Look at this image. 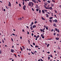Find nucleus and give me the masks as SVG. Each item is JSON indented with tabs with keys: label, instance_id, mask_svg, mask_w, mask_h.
I'll list each match as a JSON object with an SVG mask.
<instances>
[{
	"label": "nucleus",
	"instance_id": "obj_36",
	"mask_svg": "<svg viewBox=\"0 0 61 61\" xmlns=\"http://www.w3.org/2000/svg\"><path fill=\"white\" fill-rule=\"evenodd\" d=\"M36 8H38V5H36Z\"/></svg>",
	"mask_w": 61,
	"mask_h": 61
},
{
	"label": "nucleus",
	"instance_id": "obj_45",
	"mask_svg": "<svg viewBox=\"0 0 61 61\" xmlns=\"http://www.w3.org/2000/svg\"><path fill=\"white\" fill-rule=\"evenodd\" d=\"M51 6H52V7L53 6H54V5L52 4H51Z\"/></svg>",
	"mask_w": 61,
	"mask_h": 61
},
{
	"label": "nucleus",
	"instance_id": "obj_37",
	"mask_svg": "<svg viewBox=\"0 0 61 61\" xmlns=\"http://www.w3.org/2000/svg\"><path fill=\"white\" fill-rule=\"evenodd\" d=\"M2 42L3 43H4V40L3 39L2 40Z\"/></svg>",
	"mask_w": 61,
	"mask_h": 61
},
{
	"label": "nucleus",
	"instance_id": "obj_54",
	"mask_svg": "<svg viewBox=\"0 0 61 61\" xmlns=\"http://www.w3.org/2000/svg\"><path fill=\"white\" fill-rule=\"evenodd\" d=\"M27 34L28 35H29V32L28 31H27Z\"/></svg>",
	"mask_w": 61,
	"mask_h": 61
},
{
	"label": "nucleus",
	"instance_id": "obj_5",
	"mask_svg": "<svg viewBox=\"0 0 61 61\" xmlns=\"http://www.w3.org/2000/svg\"><path fill=\"white\" fill-rule=\"evenodd\" d=\"M54 21L55 22V23H58V21L57 20L55 19L54 20Z\"/></svg>",
	"mask_w": 61,
	"mask_h": 61
},
{
	"label": "nucleus",
	"instance_id": "obj_11",
	"mask_svg": "<svg viewBox=\"0 0 61 61\" xmlns=\"http://www.w3.org/2000/svg\"><path fill=\"white\" fill-rule=\"evenodd\" d=\"M42 12L43 14H45V11H44V10H42Z\"/></svg>",
	"mask_w": 61,
	"mask_h": 61
},
{
	"label": "nucleus",
	"instance_id": "obj_25",
	"mask_svg": "<svg viewBox=\"0 0 61 61\" xmlns=\"http://www.w3.org/2000/svg\"><path fill=\"white\" fill-rule=\"evenodd\" d=\"M22 47H23V49H25V48L24 46H22Z\"/></svg>",
	"mask_w": 61,
	"mask_h": 61
},
{
	"label": "nucleus",
	"instance_id": "obj_59",
	"mask_svg": "<svg viewBox=\"0 0 61 61\" xmlns=\"http://www.w3.org/2000/svg\"><path fill=\"white\" fill-rule=\"evenodd\" d=\"M33 45H35V44L34 43H33Z\"/></svg>",
	"mask_w": 61,
	"mask_h": 61
},
{
	"label": "nucleus",
	"instance_id": "obj_21",
	"mask_svg": "<svg viewBox=\"0 0 61 61\" xmlns=\"http://www.w3.org/2000/svg\"><path fill=\"white\" fill-rule=\"evenodd\" d=\"M39 13H40V14L41 13V11L40 10H39Z\"/></svg>",
	"mask_w": 61,
	"mask_h": 61
},
{
	"label": "nucleus",
	"instance_id": "obj_58",
	"mask_svg": "<svg viewBox=\"0 0 61 61\" xmlns=\"http://www.w3.org/2000/svg\"><path fill=\"white\" fill-rule=\"evenodd\" d=\"M36 23H37V21H35V24H36Z\"/></svg>",
	"mask_w": 61,
	"mask_h": 61
},
{
	"label": "nucleus",
	"instance_id": "obj_28",
	"mask_svg": "<svg viewBox=\"0 0 61 61\" xmlns=\"http://www.w3.org/2000/svg\"><path fill=\"white\" fill-rule=\"evenodd\" d=\"M44 11H45V12H47V10H44Z\"/></svg>",
	"mask_w": 61,
	"mask_h": 61
},
{
	"label": "nucleus",
	"instance_id": "obj_24",
	"mask_svg": "<svg viewBox=\"0 0 61 61\" xmlns=\"http://www.w3.org/2000/svg\"><path fill=\"white\" fill-rule=\"evenodd\" d=\"M30 29H31V30H32L33 29L32 27H30Z\"/></svg>",
	"mask_w": 61,
	"mask_h": 61
},
{
	"label": "nucleus",
	"instance_id": "obj_60",
	"mask_svg": "<svg viewBox=\"0 0 61 61\" xmlns=\"http://www.w3.org/2000/svg\"><path fill=\"white\" fill-rule=\"evenodd\" d=\"M20 49L21 50V51H23V48H22V49Z\"/></svg>",
	"mask_w": 61,
	"mask_h": 61
},
{
	"label": "nucleus",
	"instance_id": "obj_46",
	"mask_svg": "<svg viewBox=\"0 0 61 61\" xmlns=\"http://www.w3.org/2000/svg\"><path fill=\"white\" fill-rule=\"evenodd\" d=\"M57 36H59V34H57Z\"/></svg>",
	"mask_w": 61,
	"mask_h": 61
},
{
	"label": "nucleus",
	"instance_id": "obj_20",
	"mask_svg": "<svg viewBox=\"0 0 61 61\" xmlns=\"http://www.w3.org/2000/svg\"><path fill=\"white\" fill-rule=\"evenodd\" d=\"M47 2H48L49 3H51V1L50 0H48L47 1Z\"/></svg>",
	"mask_w": 61,
	"mask_h": 61
},
{
	"label": "nucleus",
	"instance_id": "obj_26",
	"mask_svg": "<svg viewBox=\"0 0 61 61\" xmlns=\"http://www.w3.org/2000/svg\"><path fill=\"white\" fill-rule=\"evenodd\" d=\"M52 9V8L51 7H50L49 9H50L51 10V9Z\"/></svg>",
	"mask_w": 61,
	"mask_h": 61
},
{
	"label": "nucleus",
	"instance_id": "obj_30",
	"mask_svg": "<svg viewBox=\"0 0 61 61\" xmlns=\"http://www.w3.org/2000/svg\"><path fill=\"white\" fill-rule=\"evenodd\" d=\"M50 57H49V56L48 57V60H49L50 59Z\"/></svg>",
	"mask_w": 61,
	"mask_h": 61
},
{
	"label": "nucleus",
	"instance_id": "obj_44",
	"mask_svg": "<svg viewBox=\"0 0 61 61\" xmlns=\"http://www.w3.org/2000/svg\"><path fill=\"white\" fill-rule=\"evenodd\" d=\"M31 25H33L34 24V23L33 22H31Z\"/></svg>",
	"mask_w": 61,
	"mask_h": 61
},
{
	"label": "nucleus",
	"instance_id": "obj_51",
	"mask_svg": "<svg viewBox=\"0 0 61 61\" xmlns=\"http://www.w3.org/2000/svg\"><path fill=\"white\" fill-rule=\"evenodd\" d=\"M31 9H32V11H34V9L33 8H32Z\"/></svg>",
	"mask_w": 61,
	"mask_h": 61
},
{
	"label": "nucleus",
	"instance_id": "obj_33",
	"mask_svg": "<svg viewBox=\"0 0 61 61\" xmlns=\"http://www.w3.org/2000/svg\"><path fill=\"white\" fill-rule=\"evenodd\" d=\"M44 6L45 8L46 9H47V7L46 6H45V5H44Z\"/></svg>",
	"mask_w": 61,
	"mask_h": 61
},
{
	"label": "nucleus",
	"instance_id": "obj_6",
	"mask_svg": "<svg viewBox=\"0 0 61 61\" xmlns=\"http://www.w3.org/2000/svg\"><path fill=\"white\" fill-rule=\"evenodd\" d=\"M32 1L34 2L36 4V2L35 0H32Z\"/></svg>",
	"mask_w": 61,
	"mask_h": 61
},
{
	"label": "nucleus",
	"instance_id": "obj_62",
	"mask_svg": "<svg viewBox=\"0 0 61 61\" xmlns=\"http://www.w3.org/2000/svg\"><path fill=\"white\" fill-rule=\"evenodd\" d=\"M41 61H43L41 59Z\"/></svg>",
	"mask_w": 61,
	"mask_h": 61
},
{
	"label": "nucleus",
	"instance_id": "obj_16",
	"mask_svg": "<svg viewBox=\"0 0 61 61\" xmlns=\"http://www.w3.org/2000/svg\"><path fill=\"white\" fill-rule=\"evenodd\" d=\"M49 21L50 23H52V20H50Z\"/></svg>",
	"mask_w": 61,
	"mask_h": 61
},
{
	"label": "nucleus",
	"instance_id": "obj_31",
	"mask_svg": "<svg viewBox=\"0 0 61 61\" xmlns=\"http://www.w3.org/2000/svg\"><path fill=\"white\" fill-rule=\"evenodd\" d=\"M50 7H49V6H48V8H47V9H48V10H49L50 9Z\"/></svg>",
	"mask_w": 61,
	"mask_h": 61
},
{
	"label": "nucleus",
	"instance_id": "obj_39",
	"mask_svg": "<svg viewBox=\"0 0 61 61\" xmlns=\"http://www.w3.org/2000/svg\"><path fill=\"white\" fill-rule=\"evenodd\" d=\"M38 1L39 2H41V1L40 0H36Z\"/></svg>",
	"mask_w": 61,
	"mask_h": 61
},
{
	"label": "nucleus",
	"instance_id": "obj_50",
	"mask_svg": "<svg viewBox=\"0 0 61 61\" xmlns=\"http://www.w3.org/2000/svg\"><path fill=\"white\" fill-rule=\"evenodd\" d=\"M31 53L33 55H34V53L32 52H31Z\"/></svg>",
	"mask_w": 61,
	"mask_h": 61
},
{
	"label": "nucleus",
	"instance_id": "obj_14",
	"mask_svg": "<svg viewBox=\"0 0 61 61\" xmlns=\"http://www.w3.org/2000/svg\"><path fill=\"white\" fill-rule=\"evenodd\" d=\"M56 39L57 40H58L59 39V37H57L56 38Z\"/></svg>",
	"mask_w": 61,
	"mask_h": 61
},
{
	"label": "nucleus",
	"instance_id": "obj_27",
	"mask_svg": "<svg viewBox=\"0 0 61 61\" xmlns=\"http://www.w3.org/2000/svg\"><path fill=\"white\" fill-rule=\"evenodd\" d=\"M2 53V52H1V50H0V54H1Z\"/></svg>",
	"mask_w": 61,
	"mask_h": 61
},
{
	"label": "nucleus",
	"instance_id": "obj_63",
	"mask_svg": "<svg viewBox=\"0 0 61 61\" xmlns=\"http://www.w3.org/2000/svg\"><path fill=\"white\" fill-rule=\"evenodd\" d=\"M34 37H36V35H34Z\"/></svg>",
	"mask_w": 61,
	"mask_h": 61
},
{
	"label": "nucleus",
	"instance_id": "obj_2",
	"mask_svg": "<svg viewBox=\"0 0 61 61\" xmlns=\"http://www.w3.org/2000/svg\"><path fill=\"white\" fill-rule=\"evenodd\" d=\"M55 29L56 31H57V32H60L59 30V29H58L57 28H55Z\"/></svg>",
	"mask_w": 61,
	"mask_h": 61
},
{
	"label": "nucleus",
	"instance_id": "obj_9",
	"mask_svg": "<svg viewBox=\"0 0 61 61\" xmlns=\"http://www.w3.org/2000/svg\"><path fill=\"white\" fill-rule=\"evenodd\" d=\"M53 26L55 27H56L57 26L55 23H54L53 24Z\"/></svg>",
	"mask_w": 61,
	"mask_h": 61
},
{
	"label": "nucleus",
	"instance_id": "obj_3",
	"mask_svg": "<svg viewBox=\"0 0 61 61\" xmlns=\"http://www.w3.org/2000/svg\"><path fill=\"white\" fill-rule=\"evenodd\" d=\"M25 8H26V6L25 5L23 7V10H24L25 11L26 10Z\"/></svg>",
	"mask_w": 61,
	"mask_h": 61
},
{
	"label": "nucleus",
	"instance_id": "obj_53",
	"mask_svg": "<svg viewBox=\"0 0 61 61\" xmlns=\"http://www.w3.org/2000/svg\"><path fill=\"white\" fill-rule=\"evenodd\" d=\"M48 56H50L51 57H53V56H52V55L51 56H50V55H49Z\"/></svg>",
	"mask_w": 61,
	"mask_h": 61
},
{
	"label": "nucleus",
	"instance_id": "obj_18",
	"mask_svg": "<svg viewBox=\"0 0 61 61\" xmlns=\"http://www.w3.org/2000/svg\"><path fill=\"white\" fill-rule=\"evenodd\" d=\"M53 19V17H49V19L50 20H51L52 19Z\"/></svg>",
	"mask_w": 61,
	"mask_h": 61
},
{
	"label": "nucleus",
	"instance_id": "obj_13",
	"mask_svg": "<svg viewBox=\"0 0 61 61\" xmlns=\"http://www.w3.org/2000/svg\"><path fill=\"white\" fill-rule=\"evenodd\" d=\"M44 4L46 6H47V3L45 2L44 3Z\"/></svg>",
	"mask_w": 61,
	"mask_h": 61
},
{
	"label": "nucleus",
	"instance_id": "obj_42",
	"mask_svg": "<svg viewBox=\"0 0 61 61\" xmlns=\"http://www.w3.org/2000/svg\"><path fill=\"white\" fill-rule=\"evenodd\" d=\"M39 10V9H36V11H38Z\"/></svg>",
	"mask_w": 61,
	"mask_h": 61
},
{
	"label": "nucleus",
	"instance_id": "obj_56",
	"mask_svg": "<svg viewBox=\"0 0 61 61\" xmlns=\"http://www.w3.org/2000/svg\"><path fill=\"white\" fill-rule=\"evenodd\" d=\"M47 53H48V54H50V52H47Z\"/></svg>",
	"mask_w": 61,
	"mask_h": 61
},
{
	"label": "nucleus",
	"instance_id": "obj_35",
	"mask_svg": "<svg viewBox=\"0 0 61 61\" xmlns=\"http://www.w3.org/2000/svg\"><path fill=\"white\" fill-rule=\"evenodd\" d=\"M54 16L55 17H56V18H57V17L56 16V15H55Z\"/></svg>",
	"mask_w": 61,
	"mask_h": 61
},
{
	"label": "nucleus",
	"instance_id": "obj_19",
	"mask_svg": "<svg viewBox=\"0 0 61 61\" xmlns=\"http://www.w3.org/2000/svg\"><path fill=\"white\" fill-rule=\"evenodd\" d=\"M38 47H39L38 46H37V45H36L35 46V48H38Z\"/></svg>",
	"mask_w": 61,
	"mask_h": 61
},
{
	"label": "nucleus",
	"instance_id": "obj_4",
	"mask_svg": "<svg viewBox=\"0 0 61 61\" xmlns=\"http://www.w3.org/2000/svg\"><path fill=\"white\" fill-rule=\"evenodd\" d=\"M9 4L8 5V6L11 7V3L10 1H9Z\"/></svg>",
	"mask_w": 61,
	"mask_h": 61
},
{
	"label": "nucleus",
	"instance_id": "obj_1",
	"mask_svg": "<svg viewBox=\"0 0 61 61\" xmlns=\"http://www.w3.org/2000/svg\"><path fill=\"white\" fill-rule=\"evenodd\" d=\"M34 3L32 2H30L28 4V5L29 6L32 5L33 6L34 5Z\"/></svg>",
	"mask_w": 61,
	"mask_h": 61
},
{
	"label": "nucleus",
	"instance_id": "obj_23",
	"mask_svg": "<svg viewBox=\"0 0 61 61\" xmlns=\"http://www.w3.org/2000/svg\"><path fill=\"white\" fill-rule=\"evenodd\" d=\"M46 29L47 30H48V27L47 26H46Z\"/></svg>",
	"mask_w": 61,
	"mask_h": 61
},
{
	"label": "nucleus",
	"instance_id": "obj_48",
	"mask_svg": "<svg viewBox=\"0 0 61 61\" xmlns=\"http://www.w3.org/2000/svg\"><path fill=\"white\" fill-rule=\"evenodd\" d=\"M5 7H6V8H7V9H8V7L7 6H5Z\"/></svg>",
	"mask_w": 61,
	"mask_h": 61
},
{
	"label": "nucleus",
	"instance_id": "obj_55",
	"mask_svg": "<svg viewBox=\"0 0 61 61\" xmlns=\"http://www.w3.org/2000/svg\"><path fill=\"white\" fill-rule=\"evenodd\" d=\"M12 35H13V36H15V34H14V33H13L12 34Z\"/></svg>",
	"mask_w": 61,
	"mask_h": 61
},
{
	"label": "nucleus",
	"instance_id": "obj_15",
	"mask_svg": "<svg viewBox=\"0 0 61 61\" xmlns=\"http://www.w3.org/2000/svg\"><path fill=\"white\" fill-rule=\"evenodd\" d=\"M23 1V5H24L25 3H24V0H22Z\"/></svg>",
	"mask_w": 61,
	"mask_h": 61
},
{
	"label": "nucleus",
	"instance_id": "obj_43",
	"mask_svg": "<svg viewBox=\"0 0 61 61\" xmlns=\"http://www.w3.org/2000/svg\"><path fill=\"white\" fill-rule=\"evenodd\" d=\"M19 5L20 7H21V4H19Z\"/></svg>",
	"mask_w": 61,
	"mask_h": 61
},
{
	"label": "nucleus",
	"instance_id": "obj_47",
	"mask_svg": "<svg viewBox=\"0 0 61 61\" xmlns=\"http://www.w3.org/2000/svg\"><path fill=\"white\" fill-rule=\"evenodd\" d=\"M30 46H31V47H33V46L31 44H30Z\"/></svg>",
	"mask_w": 61,
	"mask_h": 61
},
{
	"label": "nucleus",
	"instance_id": "obj_12",
	"mask_svg": "<svg viewBox=\"0 0 61 61\" xmlns=\"http://www.w3.org/2000/svg\"><path fill=\"white\" fill-rule=\"evenodd\" d=\"M46 17H49V15H48V14H46Z\"/></svg>",
	"mask_w": 61,
	"mask_h": 61
},
{
	"label": "nucleus",
	"instance_id": "obj_29",
	"mask_svg": "<svg viewBox=\"0 0 61 61\" xmlns=\"http://www.w3.org/2000/svg\"><path fill=\"white\" fill-rule=\"evenodd\" d=\"M11 40L12 41H13V42L14 41H13V38H11Z\"/></svg>",
	"mask_w": 61,
	"mask_h": 61
},
{
	"label": "nucleus",
	"instance_id": "obj_10",
	"mask_svg": "<svg viewBox=\"0 0 61 61\" xmlns=\"http://www.w3.org/2000/svg\"><path fill=\"white\" fill-rule=\"evenodd\" d=\"M13 51H14V50L13 49H11V52H14Z\"/></svg>",
	"mask_w": 61,
	"mask_h": 61
},
{
	"label": "nucleus",
	"instance_id": "obj_40",
	"mask_svg": "<svg viewBox=\"0 0 61 61\" xmlns=\"http://www.w3.org/2000/svg\"><path fill=\"white\" fill-rule=\"evenodd\" d=\"M52 38H51L48 39V40H52Z\"/></svg>",
	"mask_w": 61,
	"mask_h": 61
},
{
	"label": "nucleus",
	"instance_id": "obj_64",
	"mask_svg": "<svg viewBox=\"0 0 61 61\" xmlns=\"http://www.w3.org/2000/svg\"><path fill=\"white\" fill-rule=\"evenodd\" d=\"M59 7H60L61 8V5H59Z\"/></svg>",
	"mask_w": 61,
	"mask_h": 61
},
{
	"label": "nucleus",
	"instance_id": "obj_7",
	"mask_svg": "<svg viewBox=\"0 0 61 61\" xmlns=\"http://www.w3.org/2000/svg\"><path fill=\"white\" fill-rule=\"evenodd\" d=\"M41 19L42 20H46V19H45V18H44L43 17H41Z\"/></svg>",
	"mask_w": 61,
	"mask_h": 61
},
{
	"label": "nucleus",
	"instance_id": "obj_52",
	"mask_svg": "<svg viewBox=\"0 0 61 61\" xmlns=\"http://www.w3.org/2000/svg\"><path fill=\"white\" fill-rule=\"evenodd\" d=\"M42 38L43 39L44 38H45V37L44 36H42Z\"/></svg>",
	"mask_w": 61,
	"mask_h": 61
},
{
	"label": "nucleus",
	"instance_id": "obj_38",
	"mask_svg": "<svg viewBox=\"0 0 61 61\" xmlns=\"http://www.w3.org/2000/svg\"><path fill=\"white\" fill-rule=\"evenodd\" d=\"M48 14H51V13H49V12H46Z\"/></svg>",
	"mask_w": 61,
	"mask_h": 61
},
{
	"label": "nucleus",
	"instance_id": "obj_34",
	"mask_svg": "<svg viewBox=\"0 0 61 61\" xmlns=\"http://www.w3.org/2000/svg\"><path fill=\"white\" fill-rule=\"evenodd\" d=\"M50 44H48L47 45V47H48L49 46H50Z\"/></svg>",
	"mask_w": 61,
	"mask_h": 61
},
{
	"label": "nucleus",
	"instance_id": "obj_8",
	"mask_svg": "<svg viewBox=\"0 0 61 61\" xmlns=\"http://www.w3.org/2000/svg\"><path fill=\"white\" fill-rule=\"evenodd\" d=\"M36 26L35 25H34L32 26V27L33 28H36Z\"/></svg>",
	"mask_w": 61,
	"mask_h": 61
},
{
	"label": "nucleus",
	"instance_id": "obj_41",
	"mask_svg": "<svg viewBox=\"0 0 61 61\" xmlns=\"http://www.w3.org/2000/svg\"><path fill=\"white\" fill-rule=\"evenodd\" d=\"M54 11L56 13H57V11H56V10H54Z\"/></svg>",
	"mask_w": 61,
	"mask_h": 61
},
{
	"label": "nucleus",
	"instance_id": "obj_32",
	"mask_svg": "<svg viewBox=\"0 0 61 61\" xmlns=\"http://www.w3.org/2000/svg\"><path fill=\"white\" fill-rule=\"evenodd\" d=\"M56 33H54L53 34V35L54 36H55L56 35Z\"/></svg>",
	"mask_w": 61,
	"mask_h": 61
},
{
	"label": "nucleus",
	"instance_id": "obj_17",
	"mask_svg": "<svg viewBox=\"0 0 61 61\" xmlns=\"http://www.w3.org/2000/svg\"><path fill=\"white\" fill-rule=\"evenodd\" d=\"M40 31L42 32V31H44V30L43 29L42 30L41 29H40Z\"/></svg>",
	"mask_w": 61,
	"mask_h": 61
},
{
	"label": "nucleus",
	"instance_id": "obj_57",
	"mask_svg": "<svg viewBox=\"0 0 61 61\" xmlns=\"http://www.w3.org/2000/svg\"><path fill=\"white\" fill-rule=\"evenodd\" d=\"M33 35H34L32 33V34H31V36H33Z\"/></svg>",
	"mask_w": 61,
	"mask_h": 61
},
{
	"label": "nucleus",
	"instance_id": "obj_22",
	"mask_svg": "<svg viewBox=\"0 0 61 61\" xmlns=\"http://www.w3.org/2000/svg\"><path fill=\"white\" fill-rule=\"evenodd\" d=\"M44 36V34H41V37Z\"/></svg>",
	"mask_w": 61,
	"mask_h": 61
},
{
	"label": "nucleus",
	"instance_id": "obj_49",
	"mask_svg": "<svg viewBox=\"0 0 61 61\" xmlns=\"http://www.w3.org/2000/svg\"><path fill=\"white\" fill-rule=\"evenodd\" d=\"M54 30L53 29H52L51 30V32H52L53 31H54Z\"/></svg>",
	"mask_w": 61,
	"mask_h": 61
},
{
	"label": "nucleus",
	"instance_id": "obj_61",
	"mask_svg": "<svg viewBox=\"0 0 61 61\" xmlns=\"http://www.w3.org/2000/svg\"><path fill=\"white\" fill-rule=\"evenodd\" d=\"M14 55L15 56V57L16 58V57H16V55L15 54H14Z\"/></svg>",
	"mask_w": 61,
	"mask_h": 61
}]
</instances>
